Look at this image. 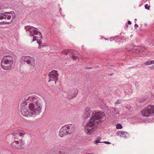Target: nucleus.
<instances>
[{
  "instance_id": "nucleus-1",
  "label": "nucleus",
  "mask_w": 154,
  "mask_h": 154,
  "mask_svg": "<svg viewBox=\"0 0 154 154\" xmlns=\"http://www.w3.org/2000/svg\"><path fill=\"white\" fill-rule=\"evenodd\" d=\"M43 103L42 100L37 96H30L21 103V113L23 116L28 117L37 115L42 112Z\"/></svg>"
},
{
  "instance_id": "nucleus-2",
  "label": "nucleus",
  "mask_w": 154,
  "mask_h": 154,
  "mask_svg": "<svg viewBox=\"0 0 154 154\" xmlns=\"http://www.w3.org/2000/svg\"><path fill=\"white\" fill-rule=\"evenodd\" d=\"M26 134L24 131L19 130H15L13 132V135L15 140L11 144L12 147L16 149H21L23 147V143L20 139Z\"/></svg>"
},
{
  "instance_id": "nucleus-3",
  "label": "nucleus",
  "mask_w": 154,
  "mask_h": 154,
  "mask_svg": "<svg viewBox=\"0 0 154 154\" xmlns=\"http://www.w3.org/2000/svg\"><path fill=\"white\" fill-rule=\"evenodd\" d=\"M25 29L27 33H29L30 36L32 37V42L36 41L39 45L38 41V38H42V35L41 32L38 31V29L31 26H26Z\"/></svg>"
},
{
  "instance_id": "nucleus-4",
  "label": "nucleus",
  "mask_w": 154,
  "mask_h": 154,
  "mask_svg": "<svg viewBox=\"0 0 154 154\" xmlns=\"http://www.w3.org/2000/svg\"><path fill=\"white\" fill-rule=\"evenodd\" d=\"M13 60L11 56H5L1 60V66L3 69L6 70L10 69L13 65Z\"/></svg>"
},
{
  "instance_id": "nucleus-5",
  "label": "nucleus",
  "mask_w": 154,
  "mask_h": 154,
  "mask_svg": "<svg viewBox=\"0 0 154 154\" xmlns=\"http://www.w3.org/2000/svg\"><path fill=\"white\" fill-rule=\"evenodd\" d=\"M93 119H90L89 122L84 126V131L87 134H91L95 131L96 123L93 122Z\"/></svg>"
},
{
  "instance_id": "nucleus-6",
  "label": "nucleus",
  "mask_w": 154,
  "mask_h": 154,
  "mask_svg": "<svg viewBox=\"0 0 154 154\" xmlns=\"http://www.w3.org/2000/svg\"><path fill=\"white\" fill-rule=\"evenodd\" d=\"M105 114L103 111L96 110L93 111V115H91L90 119H93V122L96 124L105 117Z\"/></svg>"
},
{
  "instance_id": "nucleus-7",
  "label": "nucleus",
  "mask_w": 154,
  "mask_h": 154,
  "mask_svg": "<svg viewBox=\"0 0 154 154\" xmlns=\"http://www.w3.org/2000/svg\"><path fill=\"white\" fill-rule=\"evenodd\" d=\"M74 127L72 125H65L60 130L59 136L63 137L68 134H70L74 131Z\"/></svg>"
},
{
  "instance_id": "nucleus-8",
  "label": "nucleus",
  "mask_w": 154,
  "mask_h": 154,
  "mask_svg": "<svg viewBox=\"0 0 154 154\" xmlns=\"http://www.w3.org/2000/svg\"><path fill=\"white\" fill-rule=\"evenodd\" d=\"M20 61L26 63L29 65L31 68H34L35 66V59L33 57L29 56H23L21 57Z\"/></svg>"
},
{
  "instance_id": "nucleus-9",
  "label": "nucleus",
  "mask_w": 154,
  "mask_h": 154,
  "mask_svg": "<svg viewBox=\"0 0 154 154\" xmlns=\"http://www.w3.org/2000/svg\"><path fill=\"white\" fill-rule=\"evenodd\" d=\"M141 115L145 117L154 116V106L149 105L141 111Z\"/></svg>"
},
{
  "instance_id": "nucleus-10",
  "label": "nucleus",
  "mask_w": 154,
  "mask_h": 154,
  "mask_svg": "<svg viewBox=\"0 0 154 154\" xmlns=\"http://www.w3.org/2000/svg\"><path fill=\"white\" fill-rule=\"evenodd\" d=\"M59 74L57 71L56 70H52L48 74V76L50 77L49 82L51 81H54L55 83H56V82L58 80Z\"/></svg>"
},
{
  "instance_id": "nucleus-11",
  "label": "nucleus",
  "mask_w": 154,
  "mask_h": 154,
  "mask_svg": "<svg viewBox=\"0 0 154 154\" xmlns=\"http://www.w3.org/2000/svg\"><path fill=\"white\" fill-rule=\"evenodd\" d=\"M78 92V91L76 88H73L68 91V98L69 99H72L75 97Z\"/></svg>"
},
{
  "instance_id": "nucleus-12",
  "label": "nucleus",
  "mask_w": 154,
  "mask_h": 154,
  "mask_svg": "<svg viewBox=\"0 0 154 154\" xmlns=\"http://www.w3.org/2000/svg\"><path fill=\"white\" fill-rule=\"evenodd\" d=\"M93 112L92 111L90 108L86 107L83 113V116L85 118H87L93 115Z\"/></svg>"
},
{
  "instance_id": "nucleus-13",
  "label": "nucleus",
  "mask_w": 154,
  "mask_h": 154,
  "mask_svg": "<svg viewBox=\"0 0 154 154\" xmlns=\"http://www.w3.org/2000/svg\"><path fill=\"white\" fill-rule=\"evenodd\" d=\"M116 135L118 136H119L122 138H126L129 137V134L127 132L120 131L117 132L116 133Z\"/></svg>"
},
{
  "instance_id": "nucleus-14",
  "label": "nucleus",
  "mask_w": 154,
  "mask_h": 154,
  "mask_svg": "<svg viewBox=\"0 0 154 154\" xmlns=\"http://www.w3.org/2000/svg\"><path fill=\"white\" fill-rule=\"evenodd\" d=\"M81 55L76 51H73L71 53L70 56L73 60H76L80 57Z\"/></svg>"
},
{
  "instance_id": "nucleus-15",
  "label": "nucleus",
  "mask_w": 154,
  "mask_h": 154,
  "mask_svg": "<svg viewBox=\"0 0 154 154\" xmlns=\"http://www.w3.org/2000/svg\"><path fill=\"white\" fill-rule=\"evenodd\" d=\"M69 50H64L61 53L63 54H64L66 55H67L69 53Z\"/></svg>"
},
{
  "instance_id": "nucleus-16",
  "label": "nucleus",
  "mask_w": 154,
  "mask_h": 154,
  "mask_svg": "<svg viewBox=\"0 0 154 154\" xmlns=\"http://www.w3.org/2000/svg\"><path fill=\"white\" fill-rule=\"evenodd\" d=\"M122 128V126L120 124H118L116 125V128L117 129H121Z\"/></svg>"
},
{
  "instance_id": "nucleus-17",
  "label": "nucleus",
  "mask_w": 154,
  "mask_h": 154,
  "mask_svg": "<svg viewBox=\"0 0 154 154\" xmlns=\"http://www.w3.org/2000/svg\"><path fill=\"white\" fill-rule=\"evenodd\" d=\"M144 64L146 66H147V65H150L152 64L151 60L149 61L146 62L144 63Z\"/></svg>"
},
{
  "instance_id": "nucleus-18",
  "label": "nucleus",
  "mask_w": 154,
  "mask_h": 154,
  "mask_svg": "<svg viewBox=\"0 0 154 154\" xmlns=\"http://www.w3.org/2000/svg\"><path fill=\"white\" fill-rule=\"evenodd\" d=\"M48 45H39L38 46V48L39 49L42 48H43L45 46H47Z\"/></svg>"
},
{
  "instance_id": "nucleus-19",
  "label": "nucleus",
  "mask_w": 154,
  "mask_h": 154,
  "mask_svg": "<svg viewBox=\"0 0 154 154\" xmlns=\"http://www.w3.org/2000/svg\"><path fill=\"white\" fill-rule=\"evenodd\" d=\"M145 7L146 9H147L149 10L150 8V6L148 5L147 4H146L145 6Z\"/></svg>"
},
{
  "instance_id": "nucleus-20",
  "label": "nucleus",
  "mask_w": 154,
  "mask_h": 154,
  "mask_svg": "<svg viewBox=\"0 0 154 154\" xmlns=\"http://www.w3.org/2000/svg\"><path fill=\"white\" fill-rule=\"evenodd\" d=\"M122 101L119 100H117V101L116 102V104H119L120 103H121Z\"/></svg>"
},
{
  "instance_id": "nucleus-21",
  "label": "nucleus",
  "mask_w": 154,
  "mask_h": 154,
  "mask_svg": "<svg viewBox=\"0 0 154 154\" xmlns=\"http://www.w3.org/2000/svg\"><path fill=\"white\" fill-rule=\"evenodd\" d=\"M140 52H141L142 51H143L145 50V48H140Z\"/></svg>"
},
{
  "instance_id": "nucleus-22",
  "label": "nucleus",
  "mask_w": 154,
  "mask_h": 154,
  "mask_svg": "<svg viewBox=\"0 0 154 154\" xmlns=\"http://www.w3.org/2000/svg\"><path fill=\"white\" fill-rule=\"evenodd\" d=\"M101 143V142H100L99 141L97 140L95 141H94V143H95L96 144H97V143Z\"/></svg>"
},
{
  "instance_id": "nucleus-23",
  "label": "nucleus",
  "mask_w": 154,
  "mask_h": 154,
  "mask_svg": "<svg viewBox=\"0 0 154 154\" xmlns=\"http://www.w3.org/2000/svg\"><path fill=\"white\" fill-rule=\"evenodd\" d=\"M103 143H105L106 144H110L111 143L108 141H104Z\"/></svg>"
},
{
  "instance_id": "nucleus-24",
  "label": "nucleus",
  "mask_w": 154,
  "mask_h": 154,
  "mask_svg": "<svg viewBox=\"0 0 154 154\" xmlns=\"http://www.w3.org/2000/svg\"><path fill=\"white\" fill-rule=\"evenodd\" d=\"M128 24H131V22L130 21V20H128Z\"/></svg>"
},
{
  "instance_id": "nucleus-25",
  "label": "nucleus",
  "mask_w": 154,
  "mask_h": 154,
  "mask_svg": "<svg viewBox=\"0 0 154 154\" xmlns=\"http://www.w3.org/2000/svg\"><path fill=\"white\" fill-rule=\"evenodd\" d=\"M100 139H101V138L100 137H97V140H98L100 141Z\"/></svg>"
},
{
  "instance_id": "nucleus-26",
  "label": "nucleus",
  "mask_w": 154,
  "mask_h": 154,
  "mask_svg": "<svg viewBox=\"0 0 154 154\" xmlns=\"http://www.w3.org/2000/svg\"><path fill=\"white\" fill-rule=\"evenodd\" d=\"M151 64H154V60H151Z\"/></svg>"
},
{
  "instance_id": "nucleus-27",
  "label": "nucleus",
  "mask_w": 154,
  "mask_h": 154,
  "mask_svg": "<svg viewBox=\"0 0 154 154\" xmlns=\"http://www.w3.org/2000/svg\"><path fill=\"white\" fill-rule=\"evenodd\" d=\"M134 26L135 27H138V25L137 24H135Z\"/></svg>"
},
{
  "instance_id": "nucleus-28",
  "label": "nucleus",
  "mask_w": 154,
  "mask_h": 154,
  "mask_svg": "<svg viewBox=\"0 0 154 154\" xmlns=\"http://www.w3.org/2000/svg\"><path fill=\"white\" fill-rule=\"evenodd\" d=\"M2 7V5H1V4H0V9H1V8Z\"/></svg>"
},
{
  "instance_id": "nucleus-29",
  "label": "nucleus",
  "mask_w": 154,
  "mask_h": 154,
  "mask_svg": "<svg viewBox=\"0 0 154 154\" xmlns=\"http://www.w3.org/2000/svg\"><path fill=\"white\" fill-rule=\"evenodd\" d=\"M125 26L127 27H128V25H126Z\"/></svg>"
},
{
  "instance_id": "nucleus-30",
  "label": "nucleus",
  "mask_w": 154,
  "mask_h": 154,
  "mask_svg": "<svg viewBox=\"0 0 154 154\" xmlns=\"http://www.w3.org/2000/svg\"><path fill=\"white\" fill-rule=\"evenodd\" d=\"M86 154H92V153H86Z\"/></svg>"
}]
</instances>
